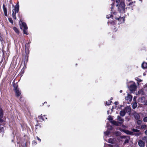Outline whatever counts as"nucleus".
<instances>
[{"label":"nucleus","mask_w":147,"mask_h":147,"mask_svg":"<svg viewBox=\"0 0 147 147\" xmlns=\"http://www.w3.org/2000/svg\"><path fill=\"white\" fill-rule=\"evenodd\" d=\"M116 19L119 21L120 23H123L125 21V19L123 17L121 18H116Z\"/></svg>","instance_id":"12"},{"label":"nucleus","mask_w":147,"mask_h":147,"mask_svg":"<svg viewBox=\"0 0 147 147\" xmlns=\"http://www.w3.org/2000/svg\"><path fill=\"white\" fill-rule=\"evenodd\" d=\"M13 29L15 31V32L17 34H19V31L17 28L15 27H13Z\"/></svg>","instance_id":"21"},{"label":"nucleus","mask_w":147,"mask_h":147,"mask_svg":"<svg viewBox=\"0 0 147 147\" xmlns=\"http://www.w3.org/2000/svg\"><path fill=\"white\" fill-rule=\"evenodd\" d=\"M136 80H137V81L138 82H142V80H141L140 79L138 78V77H137L136 78Z\"/></svg>","instance_id":"31"},{"label":"nucleus","mask_w":147,"mask_h":147,"mask_svg":"<svg viewBox=\"0 0 147 147\" xmlns=\"http://www.w3.org/2000/svg\"><path fill=\"white\" fill-rule=\"evenodd\" d=\"M137 128L140 129H145L147 128V125L145 124H142L140 126H138L137 127Z\"/></svg>","instance_id":"7"},{"label":"nucleus","mask_w":147,"mask_h":147,"mask_svg":"<svg viewBox=\"0 0 147 147\" xmlns=\"http://www.w3.org/2000/svg\"><path fill=\"white\" fill-rule=\"evenodd\" d=\"M19 97H20L19 100H20V101L22 102H24V98H23L22 95H21Z\"/></svg>","instance_id":"20"},{"label":"nucleus","mask_w":147,"mask_h":147,"mask_svg":"<svg viewBox=\"0 0 147 147\" xmlns=\"http://www.w3.org/2000/svg\"><path fill=\"white\" fill-rule=\"evenodd\" d=\"M124 110L125 111L126 113L130 112L131 111V109L129 107H127L125 108Z\"/></svg>","instance_id":"16"},{"label":"nucleus","mask_w":147,"mask_h":147,"mask_svg":"<svg viewBox=\"0 0 147 147\" xmlns=\"http://www.w3.org/2000/svg\"><path fill=\"white\" fill-rule=\"evenodd\" d=\"M38 128V127H35V129H37Z\"/></svg>","instance_id":"48"},{"label":"nucleus","mask_w":147,"mask_h":147,"mask_svg":"<svg viewBox=\"0 0 147 147\" xmlns=\"http://www.w3.org/2000/svg\"><path fill=\"white\" fill-rule=\"evenodd\" d=\"M126 133L127 134H129L130 135H132L133 134V132L132 131H129L128 130H127L126 131Z\"/></svg>","instance_id":"22"},{"label":"nucleus","mask_w":147,"mask_h":147,"mask_svg":"<svg viewBox=\"0 0 147 147\" xmlns=\"http://www.w3.org/2000/svg\"><path fill=\"white\" fill-rule=\"evenodd\" d=\"M142 67L144 69L147 68V63L143 62L142 64Z\"/></svg>","instance_id":"14"},{"label":"nucleus","mask_w":147,"mask_h":147,"mask_svg":"<svg viewBox=\"0 0 147 147\" xmlns=\"http://www.w3.org/2000/svg\"><path fill=\"white\" fill-rule=\"evenodd\" d=\"M112 102V101L111 100H108V102L106 103V104L107 105H111V103Z\"/></svg>","instance_id":"25"},{"label":"nucleus","mask_w":147,"mask_h":147,"mask_svg":"<svg viewBox=\"0 0 147 147\" xmlns=\"http://www.w3.org/2000/svg\"><path fill=\"white\" fill-rule=\"evenodd\" d=\"M143 120L144 122H147V117H144Z\"/></svg>","instance_id":"32"},{"label":"nucleus","mask_w":147,"mask_h":147,"mask_svg":"<svg viewBox=\"0 0 147 147\" xmlns=\"http://www.w3.org/2000/svg\"><path fill=\"white\" fill-rule=\"evenodd\" d=\"M46 116V115H44L43 116V117L44 118V119H45H45H47V118L46 117H45V116Z\"/></svg>","instance_id":"45"},{"label":"nucleus","mask_w":147,"mask_h":147,"mask_svg":"<svg viewBox=\"0 0 147 147\" xmlns=\"http://www.w3.org/2000/svg\"><path fill=\"white\" fill-rule=\"evenodd\" d=\"M137 88V86L136 84L134 83L130 85L129 86V88L131 90H135Z\"/></svg>","instance_id":"10"},{"label":"nucleus","mask_w":147,"mask_h":147,"mask_svg":"<svg viewBox=\"0 0 147 147\" xmlns=\"http://www.w3.org/2000/svg\"><path fill=\"white\" fill-rule=\"evenodd\" d=\"M138 143L139 146L140 147H144L145 146V143L141 140H139Z\"/></svg>","instance_id":"6"},{"label":"nucleus","mask_w":147,"mask_h":147,"mask_svg":"<svg viewBox=\"0 0 147 147\" xmlns=\"http://www.w3.org/2000/svg\"><path fill=\"white\" fill-rule=\"evenodd\" d=\"M108 142L111 144H113L114 143L113 140L111 138H110L108 140Z\"/></svg>","instance_id":"23"},{"label":"nucleus","mask_w":147,"mask_h":147,"mask_svg":"<svg viewBox=\"0 0 147 147\" xmlns=\"http://www.w3.org/2000/svg\"><path fill=\"white\" fill-rule=\"evenodd\" d=\"M132 96L129 94H128L127 96L125 98V100L129 103L131 101Z\"/></svg>","instance_id":"5"},{"label":"nucleus","mask_w":147,"mask_h":147,"mask_svg":"<svg viewBox=\"0 0 147 147\" xmlns=\"http://www.w3.org/2000/svg\"><path fill=\"white\" fill-rule=\"evenodd\" d=\"M141 91V90L140 91V92L138 91V92H140Z\"/></svg>","instance_id":"53"},{"label":"nucleus","mask_w":147,"mask_h":147,"mask_svg":"<svg viewBox=\"0 0 147 147\" xmlns=\"http://www.w3.org/2000/svg\"><path fill=\"white\" fill-rule=\"evenodd\" d=\"M45 120V119L42 115L40 116H38V120H37L38 122H42Z\"/></svg>","instance_id":"9"},{"label":"nucleus","mask_w":147,"mask_h":147,"mask_svg":"<svg viewBox=\"0 0 147 147\" xmlns=\"http://www.w3.org/2000/svg\"><path fill=\"white\" fill-rule=\"evenodd\" d=\"M113 5H114V4H111L112 6H111V10L112 11V9H113Z\"/></svg>","instance_id":"40"},{"label":"nucleus","mask_w":147,"mask_h":147,"mask_svg":"<svg viewBox=\"0 0 147 147\" xmlns=\"http://www.w3.org/2000/svg\"><path fill=\"white\" fill-rule=\"evenodd\" d=\"M12 17L13 19H16V14L17 12L15 11V10H14L13 9L12 10Z\"/></svg>","instance_id":"18"},{"label":"nucleus","mask_w":147,"mask_h":147,"mask_svg":"<svg viewBox=\"0 0 147 147\" xmlns=\"http://www.w3.org/2000/svg\"><path fill=\"white\" fill-rule=\"evenodd\" d=\"M109 15H108V16H107V18H110L111 17V15H109Z\"/></svg>","instance_id":"41"},{"label":"nucleus","mask_w":147,"mask_h":147,"mask_svg":"<svg viewBox=\"0 0 147 147\" xmlns=\"http://www.w3.org/2000/svg\"><path fill=\"white\" fill-rule=\"evenodd\" d=\"M4 131V129L3 127H0V132Z\"/></svg>","instance_id":"30"},{"label":"nucleus","mask_w":147,"mask_h":147,"mask_svg":"<svg viewBox=\"0 0 147 147\" xmlns=\"http://www.w3.org/2000/svg\"><path fill=\"white\" fill-rule=\"evenodd\" d=\"M3 113L1 112V113H0V118H2V117H3Z\"/></svg>","instance_id":"35"},{"label":"nucleus","mask_w":147,"mask_h":147,"mask_svg":"<svg viewBox=\"0 0 147 147\" xmlns=\"http://www.w3.org/2000/svg\"><path fill=\"white\" fill-rule=\"evenodd\" d=\"M133 108H134L133 107ZM135 108V107H134V108Z\"/></svg>","instance_id":"54"},{"label":"nucleus","mask_w":147,"mask_h":147,"mask_svg":"<svg viewBox=\"0 0 147 147\" xmlns=\"http://www.w3.org/2000/svg\"><path fill=\"white\" fill-rule=\"evenodd\" d=\"M108 119L109 120V121H113V117H112V116H111L110 115H109L108 116Z\"/></svg>","instance_id":"24"},{"label":"nucleus","mask_w":147,"mask_h":147,"mask_svg":"<svg viewBox=\"0 0 147 147\" xmlns=\"http://www.w3.org/2000/svg\"><path fill=\"white\" fill-rule=\"evenodd\" d=\"M142 123V121L141 120H139H139H138L137 122V123L138 125H140Z\"/></svg>","instance_id":"27"},{"label":"nucleus","mask_w":147,"mask_h":147,"mask_svg":"<svg viewBox=\"0 0 147 147\" xmlns=\"http://www.w3.org/2000/svg\"><path fill=\"white\" fill-rule=\"evenodd\" d=\"M9 21V22L11 23H13V21L11 18H9L8 19Z\"/></svg>","instance_id":"34"},{"label":"nucleus","mask_w":147,"mask_h":147,"mask_svg":"<svg viewBox=\"0 0 147 147\" xmlns=\"http://www.w3.org/2000/svg\"><path fill=\"white\" fill-rule=\"evenodd\" d=\"M125 113H126L125 111L124 110L121 111L120 112V115L122 117L124 116L125 115Z\"/></svg>","instance_id":"17"},{"label":"nucleus","mask_w":147,"mask_h":147,"mask_svg":"<svg viewBox=\"0 0 147 147\" xmlns=\"http://www.w3.org/2000/svg\"><path fill=\"white\" fill-rule=\"evenodd\" d=\"M109 146L110 147H113V145L111 144H109Z\"/></svg>","instance_id":"46"},{"label":"nucleus","mask_w":147,"mask_h":147,"mask_svg":"<svg viewBox=\"0 0 147 147\" xmlns=\"http://www.w3.org/2000/svg\"><path fill=\"white\" fill-rule=\"evenodd\" d=\"M13 90L14 91L20 89L18 87V85L17 84L13 83Z\"/></svg>","instance_id":"11"},{"label":"nucleus","mask_w":147,"mask_h":147,"mask_svg":"<svg viewBox=\"0 0 147 147\" xmlns=\"http://www.w3.org/2000/svg\"><path fill=\"white\" fill-rule=\"evenodd\" d=\"M36 138L37 140H38L39 142H40L41 141V140L40 139L38 136H36Z\"/></svg>","instance_id":"38"},{"label":"nucleus","mask_w":147,"mask_h":147,"mask_svg":"<svg viewBox=\"0 0 147 147\" xmlns=\"http://www.w3.org/2000/svg\"><path fill=\"white\" fill-rule=\"evenodd\" d=\"M116 2L118 3L117 6L119 5L118 10L121 13H123L125 10L124 0H116Z\"/></svg>","instance_id":"1"},{"label":"nucleus","mask_w":147,"mask_h":147,"mask_svg":"<svg viewBox=\"0 0 147 147\" xmlns=\"http://www.w3.org/2000/svg\"><path fill=\"white\" fill-rule=\"evenodd\" d=\"M145 134L147 135V130H146L144 132Z\"/></svg>","instance_id":"43"},{"label":"nucleus","mask_w":147,"mask_h":147,"mask_svg":"<svg viewBox=\"0 0 147 147\" xmlns=\"http://www.w3.org/2000/svg\"><path fill=\"white\" fill-rule=\"evenodd\" d=\"M144 76L145 75H146V74H144Z\"/></svg>","instance_id":"52"},{"label":"nucleus","mask_w":147,"mask_h":147,"mask_svg":"<svg viewBox=\"0 0 147 147\" xmlns=\"http://www.w3.org/2000/svg\"><path fill=\"white\" fill-rule=\"evenodd\" d=\"M14 91L15 93L16 96L18 98L20 96L22 95L21 94L22 92L20 90V89Z\"/></svg>","instance_id":"4"},{"label":"nucleus","mask_w":147,"mask_h":147,"mask_svg":"<svg viewBox=\"0 0 147 147\" xmlns=\"http://www.w3.org/2000/svg\"><path fill=\"white\" fill-rule=\"evenodd\" d=\"M122 91H122V90H120V93H122Z\"/></svg>","instance_id":"47"},{"label":"nucleus","mask_w":147,"mask_h":147,"mask_svg":"<svg viewBox=\"0 0 147 147\" xmlns=\"http://www.w3.org/2000/svg\"><path fill=\"white\" fill-rule=\"evenodd\" d=\"M24 68H23L21 70V74L24 73Z\"/></svg>","instance_id":"37"},{"label":"nucleus","mask_w":147,"mask_h":147,"mask_svg":"<svg viewBox=\"0 0 147 147\" xmlns=\"http://www.w3.org/2000/svg\"><path fill=\"white\" fill-rule=\"evenodd\" d=\"M117 119L119 121H117L114 120L111 121V122L113 125L116 126H119L121 124H123L124 122L123 119L122 118L119 116H117Z\"/></svg>","instance_id":"2"},{"label":"nucleus","mask_w":147,"mask_h":147,"mask_svg":"<svg viewBox=\"0 0 147 147\" xmlns=\"http://www.w3.org/2000/svg\"><path fill=\"white\" fill-rule=\"evenodd\" d=\"M115 103V105H118V102H115V103Z\"/></svg>","instance_id":"42"},{"label":"nucleus","mask_w":147,"mask_h":147,"mask_svg":"<svg viewBox=\"0 0 147 147\" xmlns=\"http://www.w3.org/2000/svg\"><path fill=\"white\" fill-rule=\"evenodd\" d=\"M132 131L134 132H138L135 134V135L136 136H138L141 134V133L140 132V131L139 130L133 128L132 129Z\"/></svg>","instance_id":"8"},{"label":"nucleus","mask_w":147,"mask_h":147,"mask_svg":"<svg viewBox=\"0 0 147 147\" xmlns=\"http://www.w3.org/2000/svg\"><path fill=\"white\" fill-rule=\"evenodd\" d=\"M19 24L20 25V28L22 29V26L24 28V29L23 30V33L25 34L28 35V33L27 31V30L28 29V27L27 26L26 24L24 22H20Z\"/></svg>","instance_id":"3"},{"label":"nucleus","mask_w":147,"mask_h":147,"mask_svg":"<svg viewBox=\"0 0 147 147\" xmlns=\"http://www.w3.org/2000/svg\"><path fill=\"white\" fill-rule=\"evenodd\" d=\"M146 147H147V146H146Z\"/></svg>","instance_id":"55"},{"label":"nucleus","mask_w":147,"mask_h":147,"mask_svg":"<svg viewBox=\"0 0 147 147\" xmlns=\"http://www.w3.org/2000/svg\"><path fill=\"white\" fill-rule=\"evenodd\" d=\"M113 129V127L112 126H110L109 128H108V129H109V130H111Z\"/></svg>","instance_id":"39"},{"label":"nucleus","mask_w":147,"mask_h":147,"mask_svg":"<svg viewBox=\"0 0 147 147\" xmlns=\"http://www.w3.org/2000/svg\"><path fill=\"white\" fill-rule=\"evenodd\" d=\"M134 117L137 120H138L140 119V115L138 113H135L134 115Z\"/></svg>","instance_id":"15"},{"label":"nucleus","mask_w":147,"mask_h":147,"mask_svg":"<svg viewBox=\"0 0 147 147\" xmlns=\"http://www.w3.org/2000/svg\"><path fill=\"white\" fill-rule=\"evenodd\" d=\"M37 144V143L35 140H33L32 142V145L34 146L36 145Z\"/></svg>","instance_id":"28"},{"label":"nucleus","mask_w":147,"mask_h":147,"mask_svg":"<svg viewBox=\"0 0 147 147\" xmlns=\"http://www.w3.org/2000/svg\"><path fill=\"white\" fill-rule=\"evenodd\" d=\"M127 5L131 7H133L135 5V2H130L129 3H127Z\"/></svg>","instance_id":"13"},{"label":"nucleus","mask_w":147,"mask_h":147,"mask_svg":"<svg viewBox=\"0 0 147 147\" xmlns=\"http://www.w3.org/2000/svg\"><path fill=\"white\" fill-rule=\"evenodd\" d=\"M14 10H15L17 12V13H18L19 10V5L18 4H16V5L15 8L13 9Z\"/></svg>","instance_id":"19"},{"label":"nucleus","mask_w":147,"mask_h":147,"mask_svg":"<svg viewBox=\"0 0 147 147\" xmlns=\"http://www.w3.org/2000/svg\"><path fill=\"white\" fill-rule=\"evenodd\" d=\"M112 99H113V98H112V97H111V100H112Z\"/></svg>","instance_id":"50"},{"label":"nucleus","mask_w":147,"mask_h":147,"mask_svg":"<svg viewBox=\"0 0 147 147\" xmlns=\"http://www.w3.org/2000/svg\"><path fill=\"white\" fill-rule=\"evenodd\" d=\"M129 139H126L124 142V143L125 144L128 143L129 142Z\"/></svg>","instance_id":"29"},{"label":"nucleus","mask_w":147,"mask_h":147,"mask_svg":"<svg viewBox=\"0 0 147 147\" xmlns=\"http://www.w3.org/2000/svg\"><path fill=\"white\" fill-rule=\"evenodd\" d=\"M4 5H3V7H4ZM3 10H4V12H5V16H6L7 14V11H6V9H5L4 8V7H3Z\"/></svg>","instance_id":"33"},{"label":"nucleus","mask_w":147,"mask_h":147,"mask_svg":"<svg viewBox=\"0 0 147 147\" xmlns=\"http://www.w3.org/2000/svg\"><path fill=\"white\" fill-rule=\"evenodd\" d=\"M110 134V132L109 131H107L104 132L106 136L109 135Z\"/></svg>","instance_id":"26"},{"label":"nucleus","mask_w":147,"mask_h":147,"mask_svg":"<svg viewBox=\"0 0 147 147\" xmlns=\"http://www.w3.org/2000/svg\"><path fill=\"white\" fill-rule=\"evenodd\" d=\"M44 104H45V103H47V102H44Z\"/></svg>","instance_id":"51"},{"label":"nucleus","mask_w":147,"mask_h":147,"mask_svg":"<svg viewBox=\"0 0 147 147\" xmlns=\"http://www.w3.org/2000/svg\"><path fill=\"white\" fill-rule=\"evenodd\" d=\"M35 126L36 127H39V128H40L41 127V125H40V124H37V125H35Z\"/></svg>","instance_id":"36"},{"label":"nucleus","mask_w":147,"mask_h":147,"mask_svg":"<svg viewBox=\"0 0 147 147\" xmlns=\"http://www.w3.org/2000/svg\"><path fill=\"white\" fill-rule=\"evenodd\" d=\"M22 74H20V75H19V76H22V75H22Z\"/></svg>","instance_id":"49"},{"label":"nucleus","mask_w":147,"mask_h":147,"mask_svg":"<svg viewBox=\"0 0 147 147\" xmlns=\"http://www.w3.org/2000/svg\"><path fill=\"white\" fill-rule=\"evenodd\" d=\"M147 90V87H145L144 88V90Z\"/></svg>","instance_id":"44"}]
</instances>
